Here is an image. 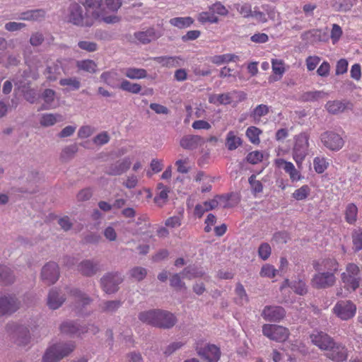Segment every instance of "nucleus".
Instances as JSON below:
<instances>
[{
	"mask_svg": "<svg viewBox=\"0 0 362 362\" xmlns=\"http://www.w3.org/2000/svg\"><path fill=\"white\" fill-rule=\"evenodd\" d=\"M139 319L144 323L163 328L172 327L176 322V318L172 313L163 310L141 312Z\"/></svg>",
	"mask_w": 362,
	"mask_h": 362,
	"instance_id": "1",
	"label": "nucleus"
},
{
	"mask_svg": "<svg viewBox=\"0 0 362 362\" xmlns=\"http://www.w3.org/2000/svg\"><path fill=\"white\" fill-rule=\"evenodd\" d=\"M66 19L67 22L78 27L90 28L94 25L93 16L84 12L82 6L76 2L71 3L68 6Z\"/></svg>",
	"mask_w": 362,
	"mask_h": 362,
	"instance_id": "2",
	"label": "nucleus"
},
{
	"mask_svg": "<svg viewBox=\"0 0 362 362\" xmlns=\"http://www.w3.org/2000/svg\"><path fill=\"white\" fill-rule=\"evenodd\" d=\"M122 5V0H103L102 12L95 13V15L100 17V21L106 24L117 23L121 21V18L117 13Z\"/></svg>",
	"mask_w": 362,
	"mask_h": 362,
	"instance_id": "3",
	"label": "nucleus"
},
{
	"mask_svg": "<svg viewBox=\"0 0 362 362\" xmlns=\"http://www.w3.org/2000/svg\"><path fill=\"white\" fill-rule=\"evenodd\" d=\"M75 345L72 342L57 343L47 348L42 362H57L74 351Z\"/></svg>",
	"mask_w": 362,
	"mask_h": 362,
	"instance_id": "4",
	"label": "nucleus"
},
{
	"mask_svg": "<svg viewBox=\"0 0 362 362\" xmlns=\"http://www.w3.org/2000/svg\"><path fill=\"white\" fill-rule=\"evenodd\" d=\"M341 280L344 288L349 291H356L361 283V270L354 263H349L341 274Z\"/></svg>",
	"mask_w": 362,
	"mask_h": 362,
	"instance_id": "5",
	"label": "nucleus"
},
{
	"mask_svg": "<svg viewBox=\"0 0 362 362\" xmlns=\"http://www.w3.org/2000/svg\"><path fill=\"white\" fill-rule=\"evenodd\" d=\"M295 142L293 148V159L298 168H300L302 163L308 153L309 137L305 133H301L294 138Z\"/></svg>",
	"mask_w": 362,
	"mask_h": 362,
	"instance_id": "6",
	"label": "nucleus"
},
{
	"mask_svg": "<svg viewBox=\"0 0 362 362\" xmlns=\"http://www.w3.org/2000/svg\"><path fill=\"white\" fill-rule=\"evenodd\" d=\"M262 333L269 339L279 342L286 341L289 336V331L287 328L276 325H264Z\"/></svg>",
	"mask_w": 362,
	"mask_h": 362,
	"instance_id": "7",
	"label": "nucleus"
},
{
	"mask_svg": "<svg viewBox=\"0 0 362 362\" xmlns=\"http://www.w3.org/2000/svg\"><path fill=\"white\" fill-rule=\"evenodd\" d=\"M332 311L341 320H348L355 315L356 306L351 300H340L335 304Z\"/></svg>",
	"mask_w": 362,
	"mask_h": 362,
	"instance_id": "8",
	"label": "nucleus"
},
{
	"mask_svg": "<svg viewBox=\"0 0 362 362\" xmlns=\"http://www.w3.org/2000/svg\"><path fill=\"white\" fill-rule=\"evenodd\" d=\"M313 276L310 284L315 288H327L334 285L336 277L333 272L317 271Z\"/></svg>",
	"mask_w": 362,
	"mask_h": 362,
	"instance_id": "9",
	"label": "nucleus"
},
{
	"mask_svg": "<svg viewBox=\"0 0 362 362\" xmlns=\"http://www.w3.org/2000/svg\"><path fill=\"white\" fill-rule=\"evenodd\" d=\"M197 354L206 362H217L221 356L218 346L214 344H205L204 346L197 344L195 347Z\"/></svg>",
	"mask_w": 362,
	"mask_h": 362,
	"instance_id": "10",
	"label": "nucleus"
},
{
	"mask_svg": "<svg viewBox=\"0 0 362 362\" xmlns=\"http://www.w3.org/2000/svg\"><path fill=\"white\" fill-rule=\"evenodd\" d=\"M320 139L323 145L332 151H339L344 144L342 137L334 132H324Z\"/></svg>",
	"mask_w": 362,
	"mask_h": 362,
	"instance_id": "11",
	"label": "nucleus"
},
{
	"mask_svg": "<svg viewBox=\"0 0 362 362\" xmlns=\"http://www.w3.org/2000/svg\"><path fill=\"white\" fill-rule=\"evenodd\" d=\"M20 307V302L14 296L0 297V316L11 315Z\"/></svg>",
	"mask_w": 362,
	"mask_h": 362,
	"instance_id": "12",
	"label": "nucleus"
},
{
	"mask_svg": "<svg viewBox=\"0 0 362 362\" xmlns=\"http://www.w3.org/2000/svg\"><path fill=\"white\" fill-rule=\"evenodd\" d=\"M122 279L118 273H110L101 279V286L105 293H112L117 291Z\"/></svg>",
	"mask_w": 362,
	"mask_h": 362,
	"instance_id": "13",
	"label": "nucleus"
},
{
	"mask_svg": "<svg viewBox=\"0 0 362 362\" xmlns=\"http://www.w3.org/2000/svg\"><path fill=\"white\" fill-rule=\"evenodd\" d=\"M59 276V267L55 262H49L42 267L41 277L45 284H54L58 280Z\"/></svg>",
	"mask_w": 362,
	"mask_h": 362,
	"instance_id": "14",
	"label": "nucleus"
},
{
	"mask_svg": "<svg viewBox=\"0 0 362 362\" xmlns=\"http://www.w3.org/2000/svg\"><path fill=\"white\" fill-rule=\"evenodd\" d=\"M310 339L313 344L319 349L327 352L329 347L333 346L334 341L326 333L319 331H314L310 334Z\"/></svg>",
	"mask_w": 362,
	"mask_h": 362,
	"instance_id": "15",
	"label": "nucleus"
},
{
	"mask_svg": "<svg viewBox=\"0 0 362 362\" xmlns=\"http://www.w3.org/2000/svg\"><path fill=\"white\" fill-rule=\"evenodd\" d=\"M161 30L155 28H149L146 30L139 31L134 33L135 39L140 43L148 44L156 40L163 35Z\"/></svg>",
	"mask_w": 362,
	"mask_h": 362,
	"instance_id": "16",
	"label": "nucleus"
},
{
	"mask_svg": "<svg viewBox=\"0 0 362 362\" xmlns=\"http://www.w3.org/2000/svg\"><path fill=\"white\" fill-rule=\"evenodd\" d=\"M274 163L276 167L284 168L285 172L288 174L291 182H298L303 178L300 172L296 168L291 162L286 161L282 158H278L274 160Z\"/></svg>",
	"mask_w": 362,
	"mask_h": 362,
	"instance_id": "17",
	"label": "nucleus"
},
{
	"mask_svg": "<svg viewBox=\"0 0 362 362\" xmlns=\"http://www.w3.org/2000/svg\"><path fill=\"white\" fill-rule=\"evenodd\" d=\"M285 310L279 306H266L262 315L265 320L271 322H277L285 316Z\"/></svg>",
	"mask_w": 362,
	"mask_h": 362,
	"instance_id": "18",
	"label": "nucleus"
},
{
	"mask_svg": "<svg viewBox=\"0 0 362 362\" xmlns=\"http://www.w3.org/2000/svg\"><path fill=\"white\" fill-rule=\"evenodd\" d=\"M80 4L85 8L86 12L93 16V23L96 20L100 21V17H97L95 13L102 12L103 0H80Z\"/></svg>",
	"mask_w": 362,
	"mask_h": 362,
	"instance_id": "19",
	"label": "nucleus"
},
{
	"mask_svg": "<svg viewBox=\"0 0 362 362\" xmlns=\"http://www.w3.org/2000/svg\"><path fill=\"white\" fill-rule=\"evenodd\" d=\"M326 356L336 362H343L347 358L346 349L344 346L334 342L333 346L329 347L327 351Z\"/></svg>",
	"mask_w": 362,
	"mask_h": 362,
	"instance_id": "20",
	"label": "nucleus"
},
{
	"mask_svg": "<svg viewBox=\"0 0 362 362\" xmlns=\"http://www.w3.org/2000/svg\"><path fill=\"white\" fill-rule=\"evenodd\" d=\"M41 99L43 101L40 110H48L54 109L58 107L56 103V93L54 90L47 88L45 89L41 94Z\"/></svg>",
	"mask_w": 362,
	"mask_h": 362,
	"instance_id": "21",
	"label": "nucleus"
},
{
	"mask_svg": "<svg viewBox=\"0 0 362 362\" xmlns=\"http://www.w3.org/2000/svg\"><path fill=\"white\" fill-rule=\"evenodd\" d=\"M131 163V160L129 158L117 160L107 168L106 173L110 175H122L129 168Z\"/></svg>",
	"mask_w": 362,
	"mask_h": 362,
	"instance_id": "22",
	"label": "nucleus"
},
{
	"mask_svg": "<svg viewBox=\"0 0 362 362\" xmlns=\"http://www.w3.org/2000/svg\"><path fill=\"white\" fill-rule=\"evenodd\" d=\"M204 144V139L198 135H187L182 137L180 145L185 149L194 150Z\"/></svg>",
	"mask_w": 362,
	"mask_h": 362,
	"instance_id": "23",
	"label": "nucleus"
},
{
	"mask_svg": "<svg viewBox=\"0 0 362 362\" xmlns=\"http://www.w3.org/2000/svg\"><path fill=\"white\" fill-rule=\"evenodd\" d=\"M100 269L99 262L93 259L83 260L78 266V271L85 276L94 275Z\"/></svg>",
	"mask_w": 362,
	"mask_h": 362,
	"instance_id": "24",
	"label": "nucleus"
},
{
	"mask_svg": "<svg viewBox=\"0 0 362 362\" xmlns=\"http://www.w3.org/2000/svg\"><path fill=\"white\" fill-rule=\"evenodd\" d=\"M271 63L274 76L270 77L269 81H279L286 71L285 63L283 60L279 59H272Z\"/></svg>",
	"mask_w": 362,
	"mask_h": 362,
	"instance_id": "25",
	"label": "nucleus"
},
{
	"mask_svg": "<svg viewBox=\"0 0 362 362\" xmlns=\"http://www.w3.org/2000/svg\"><path fill=\"white\" fill-rule=\"evenodd\" d=\"M155 61L160 64L162 66L168 68L180 66L184 64V59L179 56L174 57H158L155 58Z\"/></svg>",
	"mask_w": 362,
	"mask_h": 362,
	"instance_id": "26",
	"label": "nucleus"
},
{
	"mask_svg": "<svg viewBox=\"0 0 362 362\" xmlns=\"http://www.w3.org/2000/svg\"><path fill=\"white\" fill-rule=\"evenodd\" d=\"M62 120V115L58 113H44L39 117V123L44 127L53 126Z\"/></svg>",
	"mask_w": 362,
	"mask_h": 362,
	"instance_id": "27",
	"label": "nucleus"
},
{
	"mask_svg": "<svg viewBox=\"0 0 362 362\" xmlns=\"http://www.w3.org/2000/svg\"><path fill=\"white\" fill-rule=\"evenodd\" d=\"M315 271H324L333 272L334 274L338 270L339 264L334 259H326L314 264Z\"/></svg>",
	"mask_w": 362,
	"mask_h": 362,
	"instance_id": "28",
	"label": "nucleus"
},
{
	"mask_svg": "<svg viewBox=\"0 0 362 362\" xmlns=\"http://www.w3.org/2000/svg\"><path fill=\"white\" fill-rule=\"evenodd\" d=\"M45 16V11L44 10L35 9L22 12L18 14L16 18L23 21H37L42 19Z\"/></svg>",
	"mask_w": 362,
	"mask_h": 362,
	"instance_id": "29",
	"label": "nucleus"
},
{
	"mask_svg": "<svg viewBox=\"0 0 362 362\" xmlns=\"http://www.w3.org/2000/svg\"><path fill=\"white\" fill-rule=\"evenodd\" d=\"M351 104L349 102L334 100L327 103L326 109L329 113L339 114L343 112L346 109L351 108Z\"/></svg>",
	"mask_w": 362,
	"mask_h": 362,
	"instance_id": "30",
	"label": "nucleus"
},
{
	"mask_svg": "<svg viewBox=\"0 0 362 362\" xmlns=\"http://www.w3.org/2000/svg\"><path fill=\"white\" fill-rule=\"evenodd\" d=\"M243 141L238 133L229 131L226 136V146L229 151H234L242 145Z\"/></svg>",
	"mask_w": 362,
	"mask_h": 362,
	"instance_id": "31",
	"label": "nucleus"
},
{
	"mask_svg": "<svg viewBox=\"0 0 362 362\" xmlns=\"http://www.w3.org/2000/svg\"><path fill=\"white\" fill-rule=\"evenodd\" d=\"M100 78L104 83L111 88H115L118 86L119 76L115 70L105 71Z\"/></svg>",
	"mask_w": 362,
	"mask_h": 362,
	"instance_id": "32",
	"label": "nucleus"
},
{
	"mask_svg": "<svg viewBox=\"0 0 362 362\" xmlns=\"http://www.w3.org/2000/svg\"><path fill=\"white\" fill-rule=\"evenodd\" d=\"M64 301V298L63 296H59V293L57 290L52 289L49 291L47 298V305L51 309H57L62 305Z\"/></svg>",
	"mask_w": 362,
	"mask_h": 362,
	"instance_id": "33",
	"label": "nucleus"
},
{
	"mask_svg": "<svg viewBox=\"0 0 362 362\" xmlns=\"http://www.w3.org/2000/svg\"><path fill=\"white\" fill-rule=\"evenodd\" d=\"M170 24L178 29L189 28L194 23V20L190 16L175 17L169 21Z\"/></svg>",
	"mask_w": 362,
	"mask_h": 362,
	"instance_id": "34",
	"label": "nucleus"
},
{
	"mask_svg": "<svg viewBox=\"0 0 362 362\" xmlns=\"http://www.w3.org/2000/svg\"><path fill=\"white\" fill-rule=\"evenodd\" d=\"M76 67L78 70L90 74H95L98 71V64L91 59H83L76 62Z\"/></svg>",
	"mask_w": 362,
	"mask_h": 362,
	"instance_id": "35",
	"label": "nucleus"
},
{
	"mask_svg": "<svg viewBox=\"0 0 362 362\" xmlns=\"http://www.w3.org/2000/svg\"><path fill=\"white\" fill-rule=\"evenodd\" d=\"M287 286H291V288L298 294L304 295L307 293V287L305 283L302 280H298V281H294L292 283V285H290V281L288 279H286L281 286V289L285 288Z\"/></svg>",
	"mask_w": 362,
	"mask_h": 362,
	"instance_id": "36",
	"label": "nucleus"
},
{
	"mask_svg": "<svg viewBox=\"0 0 362 362\" xmlns=\"http://www.w3.org/2000/svg\"><path fill=\"white\" fill-rule=\"evenodd\" d=\"M238 57L233 54H225L221 55H215L209 57V61L218 66L235 61Z\"/></svg>",
	"mask_w": 362,
	"mask_h": 362,
	"instance_id": "37",
	"label": "nucleus"
},
{
	"mask_svg": "<svg viewBox=\"0 0 362 362\" xmlns=\"http://www.w3.org/2000/svg\"><path fill=\"white\" fill-rule=\"evenodd\" d=\"M124 74L130 79H141L147 76V72L144 69L127 68L124 70Z\"/></svg>",
	"mask_w": 362,
	"mask_h": 362,
	"instance_id": "38",
	"label": "nucleus"
},
{
	"mask_svg": "<svg viewBox=\"0 0 362 362\" xmlns=\"http://www.w3.org/2000/svg\"><path fill=\"white\" fill-rule=\"evenodd\" d=\"M209 101L215 105H227L231 103L232 98L230 93L214 94L209 96Z\"/></svg>",
	"mask_w": 362,
	"mask_h": 362,
	"instance_id": "39",
	"label": "nucleus"
},
{
	"mask_svg": "<svg viewBox=\"0 0 362 362\" xmlns=\"http://www.w3.org/2000/svg\"><path fill=\"white\" fill-rule=\"evenodd\" d=\"M197 21L202 23H217L219 21L218 18L211 11H202L198 13Z\"/></svg>",
	"mask_w": 362,
	"mask_h": 362,
	"instance_id": "40",
	"label": "nucleus"
},
{
	"mask_svg": "<svg viewBox=\"0 0 362 362\" xmlns=\"http://www.w3.org/2000/svg\"><path fill=\"white\" fill-rule=\"evenodd\" d=\"M358 208L354 204H349L345 210V219L349 224H354L357 220Z\"/></svg>",
	"mask_w": 362,
	"mask_h": 362,
	"instance_id": "41",
	"label": "nucleus"
},
{
	"mask_svg": "<svg viewBox=\"0 0 362 362\" xmlns=\"http://www.w3.org/2000/svg\"><path fill=\"white\" fill-rule=\"evenodd\" d=\"M14 281V276L11 269L6 266L0 265V283L9 284Z\"/></svg>",
	"mask_w": 362,
	"mask_h": 362,
	"instance_id": "42",
	"label": "nucleus"
},
{
	"mask_svg": "<svg viewBox=\"0 0 362 362\" xmlns=\"http://www.w3.org/2000/svg\"><path fill=\"white\" fill-rule=\"evenodd\" d=\"M310 187L307 185H304L293 192L292 197L297 201L305 200L310 194Z\"/></svg>",
	"mask_w": 362,
	"mask_h": 362,
	"instance_id": "43",
	"label": "nucleus"
},
{
	"mask_svg": "<svg viewBox=\"0 0 362 362\" xmlns=\"http://www.w3.org/2000/svg\"><path fill=\"white\" fill-rule=\"evenodd\" d=\"M158 189L159 190V192L158 194L156 196L154 201L158 205L163 206L168 199L169 189L163 184L158 185Z\"/></svg>",
	"mask_w": 362,
	"mask_h": 362,
	"instance_id": "44",
	"label": "nucleus"
},
{
	"mask_svg": "<svg viewBox=\"0 0 362 362\" xmlns=\"http://www.w3.org/2000/svg\"><path fill=\"white\" fill-rule=\"evenodd\" d=\"M235 292L236 295L235 300L237 303L240 305H245L248 302V296L243 286L241 284H237Z\"/></svg>",
	"mask_w": 362,
	"mask_h": 362,
	"instance_id": "45",
	"label": "nucleus"
},
{
	"mask_svg": "<svg viewBox=\"0 0 362 362\" xmlns=\"http://www.w3.org/2000/svg\"><path fill=\"white\" fill-rule=\"evenodd\" d=\"M233 7L244 18L251 17L252 15V6L248 3L235 4Z\"/></svg>",
	"mask_w": 362,
	"mask_h": 362,
	"instance_id": "46",
	"label": "nucleus"
},
{
	"mask_svg": "<svg viewBox=\"0 0 362 362\" xmlns=\"http://www.w3.org/2000/svg\"><path fill=\"white\" fill-rule=\"evenodd\" d=\"M119 88L123 90L134 94L139 93L141 90V87L139 84L132 83L127 80H123L120 83Z\"/></svg>",
	"mask_w": 362,
	"mask_h": 362,
	"instance_id": "47",
	"label": "nucleus"
},
{
	"mask_svg": "<svg viewBox=\"0 0 362 362\" xmlns=\"http://www.w3.org/2000/svg\"><path fill=\"white\" fill-rule=\"evenodd\" d=\"M262 133V131L256 127H250L246 130V136L249 139V140L255 144H258L260 141L259 140V134Z\"/></svg>",
	"mask_w": 362,
	"mask_h": 362,
	"instance_id": "48",
	"label": "nucleus"
},
{
	"mask_svg": "<svg viewBox=\"0 0 362 362\" xmlns=\"http://www.w3.org/2000/svg\"><path fill=\"white\" fill-rule=\"evenodd\" d=\"M278 270L274 268L273 265L269 264H264L259 272V275L262 277L274 278L278 273Z\"/></svg>",
	"mask_w": 362,
	"mask_h": 362,
	"instance_id": "49",
	"label": "nucleus"
},
{
	"mask_svg": "<svg viewBox=\"0 0 362 362\" xmlns=\"http://www.w3.org/2000/svg\"><path fill=\"white\" fill-rule=\"evenodd\" d=\"M209 10L215 15L218 14L222 16H226L228 14L227 8L220 1H216L209 6Z\"/></svg>",
	"mask_w": 362,
	"mask_h": 362,
	"instance_id": "50",
	"label": "nucleus"
},
{
	"mask_svg": "<svg viewBox=\"0 0 362 362\" xmlns=\"http://www.w3.org/2000/svg\"><path fill=\"white\" fill-rule=\"evenodd\" d=\"M226 199L223 197L216 196L214 199L204 202L203 205L206 207L208 211L212 210L219 205H222L225 202Z\"/></svg>",
	"mask_w": 362,
	"mask_h": 362,
	"instance_id": "51",
	"label": "nucleus"
},
{
	"mask_svg": "<svg viewBox=\"0 0 362 362\" xmlns=\"http://www.w3.org/2000/svg\"><path fill=\"white\" fill-rule=\"evenodd\" d=\"M269 109V107L266 105H259L253 110L251 116L255 121L259 120L261 117L268 114Z\"/></svg>",
	"mask_w": 362,
	"mask_h": 362,
	"instance_id": "52",
	"label": "nucleus"
},
{
	"mask_svg": "<svg viewBox=\"0 0 362 362\" xmlns=\"http://www.w3.org/2000/svg\"><path fill=\"white\" fill-rule=\"evenodd\" d=\"M314 168L316 173H322L328 166L326 159L322 157H317L313 160Z\"/></svg>",
	"mask_w": 362,
	"mask_h": 362,
	"instance_id": "53",
	"label": "nucleus"
},
{
	"mask_svg": "<svg viewBox=\"0 0 362 362\" xmlns=\"http://www.w3.org/2000/svg\"><path fill=\"white\" fill-rule=\"evenodd\" d=\"M354 247L356 251L362 249V229H356L352 233Z\"/></svg>",
	"mask_w": 362,
	"mask_h": 362,
	"instance_id": "54",
	"label": "nucleus"
},
{
	"mask_svg": "<svg viewBox=\"0 0 362 362\" xmlns=\"http://www.w3.org/2000/svg\"><path fill=\"white\" fill-rule=\"evenodd\" d=\"M272 253L271 246L267 243H262L258 248V255L262 260H267Z\"/></svg>",
	"mask_w": 362,
	"mask_h": 362,
	"instance_id": "55",
	"label": "nucleus"
},
{
	"mask_svg": "<svg viewBox=\"0 0 362 362\" xmlns=\"http://www.w3.org/2000/svg\"><path fill=\"white\" fill-rule=\"evenodd\" d=\"M204 272L195 267H187L182 272L184 278L193 279L199 276H202Z\"/></svg>",
	"mask_w": 362,
	"mask_h": 362,
	"instance_id": "56",
	"label": "nucleus"
},
{
	"mask_svg": "<svg viewBox=\"0 0 362 362\" xmlns=\"http://www.w3.org/2000/svg\"><path fill=\"white\" fill-rule=\"evenodd\" d=\"M80 49L88 52H93L98 49V45L92 41L81 40L78 42Z\"/></svg>",
	"mask_w": 362,
	"mask_h": 362,
	"instance_id": "57",
	"label": "nucleus"
},
{
	"mask_svg": "<svg viewBox=\"0 0 362 362\" xmlns=\"http://www.w3.org/2000/svg\"><path fill=\"white\" fill-rule=\"evenodd\" d=\"M59 83L63 86H69L72 89L77 90L80 88V81L76 78H67L60 80Z\"/></svg>",
	"mask_w": 362,
	"mask_h": 362,
	"instance_id": "58",
	"label": "nucleus"
},
{
	"mask_svg": "<svg viewBox=\"0 0 362 362\" xmlns=\"http://www.w3.org/2000/svg\"><path fill=\"white\" fill-rule=\"evenodd\" d=\"M71 293L78 304H82L84 305L89 303L90 299L86 296V294L82 293L78 289L71 291Z\"/></svg>",
	"mask_w": 362,
	"mask_h": 362,
	"instance_id": "59",
	"label": "nucleus"
},
{
	"mask_svg": "<svg viewBox=\"0 0 362 362\" xmlns=\"http://www.w3.org/2000/svg\"><path fill=\"white\" fill-rule=\"evenodd\" d=\"M184 344L185 343L182 341H174L165 348L163 353L165 356H170L182 348Z\"/></svg>",
	"mask_w": 362,
	"mask_h": 362,
	"instance_id": "60",
	"label": "nucleus"
},
{
	"mask_svg": "<svg viewBox=\"0 0 362 362\" xmlns=\"http://www.w3.org/2000/svg\"><path fill=\"white\" fill-rule=\"evenodd\" d=\"M269 37L267 34L264 33H256L250 37V40L252 42L257 44L266 43L269 41Z\"/></svg>",
	"mask_w": 362,
	"mask_h": 362,
	"instance_id": "61",
	"label": "nucleus"
},
{
	"mask_svg": "<svg viewBox=\"0 0 362 362\" xmlns=\"http://www.w3.org/2000/svg\"><path fill=\"white\" fill-rule=\"evenodd\" d=\"M342 35V30L341 27L337 24H333L332 28L331 30V40L333 44L337 43L340 39Z\"/></svg>",
	"mask_w": 362,
	"mask_h": 362,
	"instance_id": "62",
	"label": "nucleus"
},
{
	"mask_svg": "<svg viewBox=\"0 0 362 362\" xmlns=\"http://www.w3.org/2000/svg\"><path fill=\"white\" fill-rule=\"evenodd\" d=\"M61 331L64 333H77L78 329L77 326L72 322H65L60 327Z\"/></svg>",
	"mask_w": 362,
	"mask_h": 362,
	"instance_id": "63",
	"label": "nucleus"
},
{
	"mask_svg": "<svg viewBox=\"0 0 362 362\" xmlns=\"http://www.w3.org/2000/svg\"><path fill=\"white\" fill-rule=\"evenodd\" d=\"M110 141V136L106 132L98 134L93 139V142L97 145H104Z\"/></svg>",
	"mask_w": 362,
	"mask_h": 362,
	"instance_id": "64",
	"label": "nucleus"
}]
</instances>
